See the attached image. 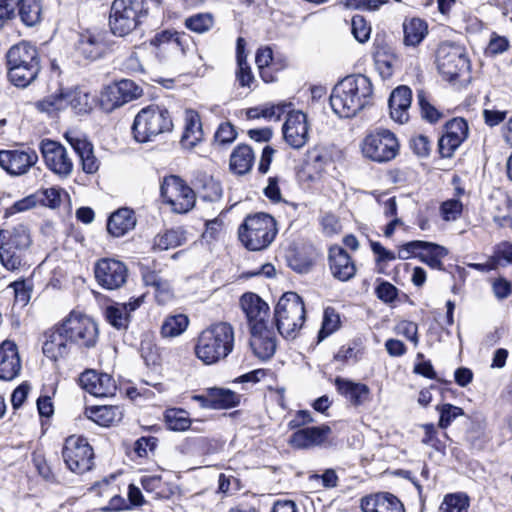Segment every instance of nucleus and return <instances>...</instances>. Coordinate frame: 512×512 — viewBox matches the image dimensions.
Instances as JSON below:
<instances>
[{"mask_svg":"<svg viewBox=\"0 0 512 512\" xmlns=\"http://www.w3.org/2000/svg\"><path fill=\"white\" fill-rule=\"evenodd\" d=\"M373 97L371 80L363 74L346 76L333 88L330 105L341 118H351L370 105Z\"/></svg>","mask_w":512,"mask_h":512,"instance_id":"f257e3e1","label":"nucleus"},{"mask_svg":"<svg viewBox=\"0 0 512 512\" xmlns=\"http://www.w3.org/2000/svg\"><path fill=\"white\" fill-rule=\"evenodd\" d=\"M234 340V329L229 323L213 324L198 335L195 356L205 365L216 364L233 351Z\"/></svg>","mask_w":512,"mask_h":512,"instance_id":"f03ea898","label":"nucleus"},{"mask_svg":"<svg viewBox=\"0 0 512 512\" xmlns=\"http://www.w3.org/2000/svg\"><path fill=\"white\" fill-rule=\"evenodd\" d=\"M6 58L8 78L13 85L25 88L37 78L40 60L35 46L20 42L8 50Z\"/></svg>","mask_w":512,"mask_h":512,"instance_id":"7ed1b4c3","label":"nucleus"},{"mask_svg":"<svg viewBox=\"0 0 512 512\" xmlns=\"http://www.w3.org/2000/svg\"><path fill=\"white\" fill-rule=\"evenodd\" d=\"M131 129L136 142L148 143L161 134L171 132L173 121L167 108L149 105L136 114Z\"/></svg>","mask_w":512,"mask_h":512,"instance_id":"20e7f679","label":"nucleus"},{"mask_svg":"<svg viewBox=\"0 0 512 512\" xmlns=\"http://www.w3.org/2000/svg\"><path fill=\"white\" fill-rule=\"evenodd\" d=\"M32 244L30 231L19 224L11 230H0V263L11 272L26 265V253Z\"/></svg>","mask_w":512,"mask_h":512,"instance_id":"39448f33","label":"nucleus"},{"mask_svg":"<svg viewBox=\"0 0 512 512\" xmlns=\"http://www.w3.org/2000/svg\"><path fill=\"white\" fill-rule=\"evenodd\" d=\"M278 229L276 220L269 214L248 215L238 229L241 243L251 251L267 248L275 239Z\"/></svg>","mask_w":512,"mask_h":512,"instance_id":"423d86ee","label":"nucleus"},{"mask_svg":"<svg viewBox=\"0 0 512 512\" xmlns=\"http://www.w3.org/2000/svg\"><path fill=\"white\" fill-rule=\"evenodd\" d=\"M305 306L296 292L284 293L275 307L274 318L283 337H295L305 322Z\"/></svg>","mask_w":512,"mask_h":512,"instance_id":"0eeeda50","label":"nucleus"},{"mask_svg":"<svg viewBox=\"0 0 512 512\" xmlns=\"http://www.w3.org/2000/svg\"><path fill=\"white\" fill-rule=\"evenodd\" d=\"M145 15L144 0H114L109 16L111 32L116 36H125L137 27Z\"/></svg>","mask_w":512,"mask_h":512,"instance_id":"6e6552de","label":"nucleus"},{"mask_svg":"<svg viewBox=\"0 0 512 512\" xmlns=\"http://www.w3.org/2000/svg\"><path fill=\"white\" fill-rule=\"evenodd\" d=\"M361 150L364 157L377 163H385L397 156L399 142L390 130L379 129L365 136L361 144Z\"/></svg>","mask_w":512,"mask_h":512,"instance_id":"1a4fd4ad","label":"nucleus"},{"mask_svg":"<svg viewBox=\"0 0 512 512\" xmlns=\"http://www.w3.org/2000/svg\"><path fill=\"white\" fill-rule=\"evenodd\" d=\"M61 323L72 345L76 344L84 348H92L96 345L98 326L89 316L73 311Z\"/></svg>","mask_w":512,"mask_h":512,"instance_id":"9d476101","label":"nucleus"},{"mask_svg":"<svg viewBox=\"0 0 512 512\" xmlns=\"http://www.w3.org/2000/svg\"><path fill=\"white\" fill-rule=\"evenodd\" d=\"M68 106L77 114L87 113L92 109V98L89 93L75 89L66 93L49 95L36 104L38 110L48 114L64 110Z\"/></svg>","mask_w":512,"mask_h":512,"instance_id":"9b49d317","label":"nucleus"},{"mask_svg":"<svg viewBox=\"0 0 512 512\" xmlns=\"http://www.w3.org/2000/svg\"><path fill=\"white\" fill-rule=\"evenodd\" d=\"M439 73L448 81H453L470 68L468 57L461 46L442 43L436 54Z\"/></svg>","mask_w":512,"mask_h":512,"instance_id":"f8f14e48","label":"nucleus"},{"mask_svg":"<svg viewBox=\"0 0 512 512\" xmlns=\"http://www.w3.org/2000/svg\"><path fill=\"white\" fill-rule=\"evenodd\" d=\"M62 456L68 469L74 473L83 474L93 467V449L82 436H69L65 440Z\"/></svg>","mask_w":512,"mask_h":512,"instance_id":"ddd939ff","label":"nucleus"},{"mask_svg":"<svg viewBox=\"0 0 512 512\" xmlns=\"http://www.w3.org/2000/svg\"><path fill=\"white\" fill-rule=\"evenodd\" d=\"M161 196L176 213H187L195 204L194 191L178 176L165 177L161 184Z\"/></svg>","mask_w":512,"mask_h":512,"instance_id":"4468645a","label":"nucleus"},{"mask_svg":"<svg viewBox=\"0 0 512 512\" xmlns=\"http://www.w3.org/2000/svg\"><path fill=\"white\" fill-rule=\"evenodd\" d=\"M40 151L48 169L60 177H68L73 171V161L66 148L59 142L44 139Z\"/></svg>","mask_w":512,"mask_h":512,"instance_id":"2eb2a0df","label":"nucleus"},{"mask_svg":"<svg viewBox=\"0 0 512 512\" xmlns=\"http://www.w3.org/2000/svg\"><path fill=\"white\" fill-rule=\"evenodd\" d=\"M94 272L98 284L107 290L120 288L126 282L128 275L125 264L111 258L99 260Z\"/></svg>","mask_w":512,"mask_h":512,"instance_id":"dca6fc26","label":"nucleus"},{"mask_svg":"<svg viewBox=\"0 0 512 512\" xmlns=\"http://www.w3.org/2000/svg\"><path fill=\"white\" fill-rule=\"evenodd\" d=\"M143 94V89L134 81L122 79L114 85L108 86L102 94V103L107 109H115L138 99Z\"/></svg>","mask_w":512,"mask_h":512,"instance_id":"f3484780","label":"nucleus"},{"mask_svg":"<svg viewBox=\"0 0 512 512\" xmlns=\"http://www.w3.org/2000/svg\"><path fill=\"white\" fill-rule=\"evenodd\" d=\"M38 161L32 149L0 150V167L10 175L26 174Z\"/></svg>","mask_w":512,"mask_h":512,"instance_id":"a211bd4d","label":"nucleus"},{"mask_svg":"<svg viewBox=\"0 0 512 512\" xmlns=\"http://www.w3.org/2000/svg\"><path fill=\"white\" fill-rule=\"evenodd\" d=\"M285 142L294 149L302 148L309 139L307 116L301 111L288 113L282 127Z\"/></svg>","mask_w":512,"mask_h":512,"instance_id":"6ab92c4d","label":"nucleus"},{"mask_svg":"<svg viewBox=\"0 0 512 512\" xmlns=\"http://www.w3.org/2000/svg\"><path fill=\"white\" fill-rule=\"evenodd\" d=\"M43 337L42 351L47 358L57 361L70 353L72 344L61 322L45 331Z\"/></svg>","mask_w":512,"mask_h":512,"instance_id":"aec40b11","label":"nucleus"},{"mask_svg":"<svg viewBox=\"0 0 512 512\" xmlns=\"http://www.w3.org/2000/svg\"><path fill=\"white\" fill-rule=\"evenodd\" d=\"M468 124L463 118H454L445 125V133L439 139V152L442 157L449 158L467 138Z\"/></svg>","mask_w":512,"mask_h":512,"instance_id":"412c9836","label":"nucleus"},{"mask_svg":"<svg viewBox=\"0 0 512 512\" xmlns=\"http://www.w3.org/2000/svg\"><path fill=\"white\" fill-rule=\"evenodd\" d=\"M81 387L95 397H109L116 392L115 380L107 373L95 370L84 371L79 378Z\"/></svg>","mask_w":512,"mask_h":512,"instance_id":"4be33fe9","label":"nucleus"},{"mask_svg":"<svg viewBox=\"0 0 512 512\" xmlns=\"http://www.w3.org/2000/svg\"><path fill=\"white\" fill-rule=\"evenodd\" d=\"M250 346L261 360L270 359L276 352L277 338L274 330L268 325L254 326L250 329Z\"/></svg>","mask_w":512,"mask_h":512,"instance_id":"5701e85b","label":"nucleus"},{"mask_svg":"<svg viewBox=\"0 0 512 512\" xmlns=\"http://www.w3.org/2000/svg\"><path fill=\"white\" fill-rule=\"evenodd\" d=\"M331 428L327 425L298 429L289 438V444L295 449H311L326 443Z\"/></svg>","mask_w":512,"mask_h":512,"instance_id":"b1692460","label":"nucleus"},{"mask_svg":"<svg viewBox=\"0 0 512 512\" xmlns=\"http://www.w3.org/2000/svg\"><path fill=\"white\" fill-rule=\"evenodd\" d=\"M328 260L332 275L339 281H349L355 276L357 271L355 262L341 246L330 247Z\"/></svg>","mask_w":512,"mask_h":512,"instance_id":"393cba45","label":"nucleus"},{"mask_svg":"<svg viewBox=\"0 0 512 512\" xmlns=\"http://www.w3.org/2000/svg\"><path fill=\"white\" fill-rule=\"evenodd\" d=\"M21 359L17 345L10 340L0 344V380L11 381L21 371Z\"/></svg>","mask_w":512,"mask_h":512,"instance_id":"a878e982","label":"nucleus"},{"mask_svg":"<svg viewBox=\"0 0 512 512\" xmlns=\"http://www.w3.org/2000/svg\"><path fill=\"white\" fill-rule=\"evenodd\" d=\"M250 329L254 326L268 325L269 306L258 295L246 293L240 299Z\"/></svg>","mask_w":512,"mask_h":512,"instance_id":"bb28decb","label":"nucleus"},{"mask_svg":"<svg viewBox=\"0 0 512 512\" xmlns=\"http://www.w3.org/2000/svg\"><path fill=\"white\" fill-rule=\"evenodd\" d=\"M190 37L184 32L162 31L157 33L152 44L157 47L158 53L171 55H184Z\"/></svg>","mask_w":512,"mask_h":512,"instance_id":"cd10ccee","label":"nucleus"},{"mask_svg":"<svg viewBox=\"0 0 512 512\" xmlns=\"http://www.w3.org/2000/svg\"><path fill=\"white\" fill-rule=\"evenodd\" d=\"M201 406L209 409H228L240 403V395L230 389L213 387L205 396H196Z\"/></svg>","mask_w":512,"mask_h":512,"instance_id":"c85d7f7f","label":"nucleus"},{"mask_svg":"<svg viewBox=\"0 0 512 512\" xmlns=\"http://www.w3.org/2000/svg\"><path fill=\"white\" fill-rule=\"evenodd\" d=\"M412 102V91L408 86L395 88L389 98V109L391 118L403 124L409 120V109Z\"/></svg>","mask_w":512,"mask_h":512,"instance_id":"c756f323","label":"nucleus"},{"mask_svg":"<svg viewBox=\"0 0 512 512\" xmlns=\"http://www.w3.org/2000/svg\"><path fill=\"white\" fill-rule=\"evenodd\" d=\"M143 302V297L135 298L128 303H115L106 308L107 321L117 329H126L130 322V313Z\"/></svg>","mask_w":512,"mask_h":512,"instance_id":"7c9ffc66","label":"nucleus"},{"mask_svg":"<svg viewBox=\"0 0 512 512\" xmlns=\"http://www.w3.org/2000/svg\"><path fill=\"white\" fill-rule=\"evenodd\" d=\"M334 384L338 393L345 397L353 406L362 405L370 394L369 387L364 383H357L346 378L336 377Z\"/></svg>","mask_w":512,"mask_h":512,"instance_id":"2f4dec72","label":"nucleus"},{"mask_svg":"<svg viewBox=\"0 0 512 512\" xmlns=\"http://www.w3.org/2000/svg\"><path fill=\"white\" fill-rule=\"evenodd\" d=\"M84 414L88 419L103 427L115 425L123 418V410L117 405L87 407Z\"/></svg>","mask_w":512,"mask_h":512,"instance_id":"473e14b6","label":"nucleus"},{"mask_svg":"<svg viewBox=\"0 0 512 512\" xmlns=\"http://www.w3.org/2000/svg\"><path fill=\"white\" fill-rule=\"evenodd\" d=\"M137 220L133 210L120 208L112 213L107 222V230L114 237H122L136 226Z\"/></svg>","mask_w":512,"mask_h":512,"instance_id":"72a5a7b5","label":"nucleus"},{"mask_svg":"<svg viewBox=\"0 0 512 512\" xmlns=\"http://www.w3.org/2000/svg\"><path fill=\"white\" fill-rule=\"evenodd\" d=\"M104 38L101 33L86 32L81 34L76 51L86 60H96L105 51Z\"/></svg>","mask_w":512,"mask_h":512,"instance_id":"f704fd0d","label":"nucleus"},{"mask_svg":"<svg viewBox=\"0 0 512 512\" xmlns=\"http://www.w3.org/2000/svg\"><path fill=\"white\" fill-rule=\"evenodd\" d=\"M254 160L255 156L250 146L238 145L231 153L230 169L235 174L244 175L251 170Z\"/></svg>","mask_w":512,"mask_h":512,"instance_id":"c9c22d12","label":"nucleus"},{"mask_svg":"<svg viewBox=\"0 0 512 512\" xmlns=\"http://www.w3.org/2000/svg\"><path fill=\"white\" fill-rule=\"evenodd\" d=\"M186 241V232L183 228H172L155 236L153 249L160 251L169 250L185 244Z\"/></svg>","mask_w":512,"mask_h":512,"instance_id":"e433bc0d","label":"nucleus"},{"mask_svg":"<svg viewBox=\"0 0 512 512\" xmlns=\"http://www.w3.org/2000/svg\"><path fill=\"white\" fill-rule=\"evenodd\" d=\"M404 44L415 47L419 45L428 33L425 21L419 18L405 20L403 23Z\"/></svg>","mask_w":512,"mask_h":512,"instance_id":"4c0bfd02","label":"nucleus"},{"mask_svg":"<svg viewBox=\"0 0 512 512\" xmlns=\"http://www.w3.org/2000/svg\"><path fill=\"white\" fill-rule=\"evenodd\" d=\"M448 254V250L436 243L424 242V246L421 249L419 259L432 269L442 270L443 269V258Z\"/></svg>","mask_w":512,"mask_h":512,"instance_id":"58836bf2","label":"nucleus"},{"mask_svg":"<svg viewBox=\"0 0 512 512\" xmlns=\"http://www.w3.org/2000/svg\"><path fill=\"white\" fill-rule=\"evenodd\" d=\"M189 325V318L185 314L167 316L160 329L163 338H174L183 334Z\"/></svg>","mask_w":512,"mask_h":512,"instance_id":"ea45409f","label":"nucleus"},{"mask_svg":"<svg viewBox=\"0 0 512 512\" xmlns=\"http://www.w3.org/2000/svg\"><path fill=\"white\" fill-rule=\"evenodd\" d=\"M164 420L169 430L178 432L188 430L192 423L189 413L180 408L167 409L164 413Z\"/></svg>","mask_w":512,"mask_h":512,"instance_id":"a19ab883","label":"nucleus"},{"mask_svg":"<svg viewBox=\"0 0 512 512\" xmlns=\"http://www.w3.org/2000/svg\"><path fill=\"white\" fill-rule=\"evenodd\" d=\"M19 15L22 22L27 26H34L41 20V0H21Z\"/></svg>","mask_w":512,"mask_h":512,"instance_id":"79ce46f5","label":"nucleus"},{"mask_svg":"<svg viewBox=\"0 0 512 512\" xmlns=\"http://www.w3.org/2000/svg\"><path fill=\"white\" fill-rule=\"evenodd\" d=\"M330 161V154L324 147L316 146L307 152L306 165L317 175H320L325 170Z\"/></svg>","mask_w":512,"mask_h":512,"instance_id":"37998d69","label":"nucleus"},{"mask_svg":"<svg viewBox=\"0 0 512 512\" xmlns=\"http://www.w3.org/2000/svg\"><path fill=\"white\" fill-rule=\"evenodd\" d=\"M202 139L201 123L197 115H191L186 123L181 143L185 147H193Z\"/></svg>","mask_w":512,"mask_h":512,"instance_id":"c03bdc74","label":"nucleus"},{"mask_svg":"<svg viewBox=\"0 0 512 512\" xmlns=\"http://www.w3.org/2000/svg\"><path fill=\"white\" fill-rule=\"evenodd\" d=\"M340 323V315L336 310L332 307L325 308L321 329L318 333V341H322L336 332L340 327Z\"/></svg>","mask_w":512,"mask_h":512,"instance_id":"a18cd8bd","label":"nucleus"},{"mask_svg":"<svg viewBox=\"0 0 512 512\" xmlns=\"http://www.w3.org/2000/svg\"><path fill=\"white\" fill-rule=\"evenodd\" d=\"M468 508L469 497L464 493L446 495L440 507L443 512H467Z\"/></svg>","mask_w":512,"mask_h":512,"instance_id":"49530a36","label":"nucleus"},{"mask_svg":"<svg viewBox=\"0 0 512 512\" xmlns=\"http://www.w3.org/2000/svg\"><path fill=\"white\" fill-rule=\"evenodd\" d=\"M363 356V349L356 341L343 345L334 355V360L341 363L358 362Z\"/></svg>","mask_w":512,"mask_h":512,"instance_id":"de8ad7c7","label":"nucleus"},{"mask_svg":"<svg viewBox=\"0 0 512 512\" xmlns=\"http://www.w3.org/2000/svg\"><path fill=\"white\" fill-rule=\"evenodd\" d=\"M213 24L214 19L210 13H198L185 20L186 28L200 34L210 30Z\"/></svg>","mask_w":512,"mask_h":512,"instance_id":"09e8293b","label":"nucleus"},{"mask_svg":"<svg viewBox=\"0 0 512 512\" xmlns=\"http://www.w3.org/2000/svg\"><path fill=\"white\" fill-rule=\"evenodd\" d=\"M436 410L440 415L438 426L442 429H446L456 418L464 414L462 408L449 403L437 405Z\"/></svg>","mask_w":512,"mask_h":512,"instance_id":"8fccbe9b","label":"nucleus"},{"mask_svg":"<svg viewBox=\"0 0 512 512\" xmlns=\"http://www.w3.org/2000/svg\"><path fill=\"white\" fill-rule=\"evenodd\" d=\"M64 137L79 158L93 148L92 143L80 132L71 130L66 132Z\"/></svg>","mask_w":512,"mask_h":512,"instance_id":"3c124183","label":"nucleus"},{"mask_svg":"<svg viewBox=\"0 0 512 512\" xmlns=\"http://www.w3.org/2000/svg\"><path fill=\"white\" fill-rule=\"evenodd\" d=\"M351 31L358 42L365 43L370 38L371 26L363 16L355 15L351 21Z\"/></svg>","mask_w":512,"mask_h":512,"instance_id":"603ef678","label":"nucleus"},{"mask_svg":"<svg viewBox=\"0 0 512 512\" xmlns=\"http://www.w3.org/2000/svg\"><path fill=\"white\" fill-rule=\"evenodd\" d=\"M463 211V204L458 199H449L441 204L440 212L445 221L457 220Z\"/></svg>","mask_w":512,"mask_h":512,"instance_id":"864d4df0","label":"nucleus"},{"mask_svg":"<svg viewBox=\"0 0 512 512\" xmlns=\"http://www.w3.org/2000/svg\"><path fill=\"white\" fill-rule=\"evenodd\" d=\"M418 103L421 109L422 117L429 121L430 123L437 122L441 117L442 114L439 112L426 98V95L424 91H419L418 95Z\"/></svg>","mask_w":512,"mask_h":512,"instance_id":"5fc2aeb1","label":"nucleus"},{"mask_svg":"<svg viewBox=\"0 0 512 512\" xmlns=\"http://www.w3.org/2000/svg\"><path fill=\"white\" fill-rule=\"evenodd\" d=\"M140 483L146 492L155 494V497H161L164 493V482L160 475H144Z\"/></svg>","mask_w":512,"mask_h":512,"instance_id":"6e6d98bb","label":"nucleus"},{"mask_svg":"<svg viewBox=\"0 0 512 512\" xmlns=\"http://www.w3.org/2000/svg\"><path fill=\"white\" fill-rule=\"evenodd\" d=\"M273 60V52L269 47L258 49L255 57L256 65L260 71V75L265 82L272 81L271 77H268L265 73V69L270 65Z\"/></svg>","mask_w":512,"mask_h":512,"instance_id":"4d7b16f0","label":"nucleus"},{"mask_svg":"<svg viewBox=\"0 0 512 512\" xmlns=\"http://www.w3.org/2000/svg\"><path fill=\"white\" fill-rule=\"evenodd\" d=\"M425 241L414 240L402 244L398 248L397 258L407 260L410 258H419L422 247Z\"/></svg>","mask_w":512,"mask_h":512,"instance_id":"13d9d810","label":"nucleus"},{"mask_svg":"<svg viewBox=\"0 0 512 512\" xmlns=\"http://www.w3.org/2000/svg\"><path fill=\"white\" fill-rule=\"evenodd\" d=\"M378 512H405L400 500L390 493H381Z\"/></svg>","mask_w":512,"mask_h":512,"instance_id":"bf43d9fd","label":"nucleus"},{"mask_svg":"<svg viewBox=\"0 0 512 512\" xmlns=\"http://www.w3.org/2000/svg\"><path fill=\"white\" fill-rule=\"evenodd\" d=\"M62 189L50 187L40 192V202L50 208H56L61 204Z\"/></svg>","mask_w":512,"mask_h":512,"instance_id":"052dcab7","label":"nucleus"},{"mask_svg":"<svg viewBox=\"0 0 512 512\" xmlns=\"http://www.w3.org/2000/svg\"><path fill=\"white\" fill-rule=\"evenodd\" d=\"M509 46V40L506 37L493 33L491 35L486 52L490 55H498L507 51Z\"/></svg>","mask_w":512,"mask_h":512,"instance_id":"680f3d73","label":"nucleus"},{"mask_svg":"<svg viewBox=\"0 0 512 512\" xmlns=\"http://www.w3.org/2000/svg\"><path fill=\"white\" fill-rule=\"evenodd\" d=\"M238 64V70L236 72V78L242 87L250 88L251 84L254 81V76L252 74L251 68L247 63L246 59H242Z\"/></svg>","mask_w":512,"mask_h":512,"instance_id":"e2e57ef3","label":"nucleus"},{"mask_svg":"<svg viewBox=\"0 0 512 512\" xmlns=\"http://www.w3.org/2000/svg\"><path fill=\"white\" fill-rule=\"evenodd\" d=\"M236 138V131L234 127L228 123H222L219 125L215 133V141L219 144L225 145L233 142Z\"/></svg>","mask_w":512,"mask_h":512,"instance_id":"0e129e2a","label":"nucleus"},{"mask_svg":"<svg viewBox=\"0 0 512 512\" xmlns=\"http://www.w3.org/2000/svg\"><path fill=\"white\" fill-rule=\"evenodd\" d=\"M140 352L147 366H155L159 364L160 359L158 349L151 342H142Z\"/></svg>","mask_w":512,"mask_h":512,"instance_id":"69168bd1","label":"nucleus"},{"mask_svg":"<svg viewBox=\"0 0 512 512\" xmlns=\"http://www.w3.org/2000/svg\"><path fill=\"white\" fill-rule=\"evenodd\" d=\"M397 331L399 334L413 342L414 346L418 345V326L416 323L411 321H402L398 324Z\"/></svg>","mask_w":512,"mask_h":512,"instance_id":"338daca9","label":"nucleus"},{"mask_svg":"<svg viewBox=\"0 0 512 512\" xmlns=\"http://www.w3.org/2000/svg\"><path fill=\"white\" fill-rule=\"evenodd\" d=\"M155 437H141L135 442L134 451L139 457H146L149 452L156 448Z\"/></svg>","mask_w":512,"mask_h":512,"instance_id":"774afa93","label":"nucleus"}]
</instances>
